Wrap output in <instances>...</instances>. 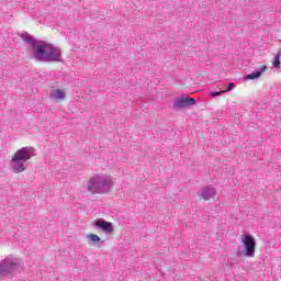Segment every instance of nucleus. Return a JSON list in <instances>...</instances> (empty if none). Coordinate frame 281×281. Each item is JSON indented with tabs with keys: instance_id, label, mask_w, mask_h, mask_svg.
<instances>
[{
	"instance_id": "423d86ee",
	"label": "nucleus",
	"mask_w": 281,
	"mask_h": 281,
	"mask_svg": "<svg viewBox=\"0 0 281 281\" xmlns=\"http://www.w3.org/2000/svg\"><path fill=\"white\" fill-rule=\"evenodd\" d=\"M194 104H196L195 99L182 94L180 98L173 101V109H188L190 106H194Z\"/></svg>"
},
{
	"instance_id": "9b49d317",
	"label": "nucleus",
	"mask_w": 281,
	"mask_h": 281,
	"mask_svg": "<svg viewBox=\"0 0 281 281\" xmlns=\"http://www.w3.org/2000/svg\"><path fill=\"white\" fill-rule=\"evenodd\" d=\"M88 240H90V243H100V236L95 235V234H89L88 235Z\"/></svg>"
},
{
	"instance_id": "39448f33",
	"label": "nucleus",
	"mask_w": 281,
	"mask_h": 281,
	"mask_svg": "<svg viewBox=\"0 0 281 281\" xmlns=\"http://www.w3.org/2000/svg\"><path fill=\"white\" fill-rule=\"evenodd\" d=\"M19 267V263L16 261L5 258L0 262V278L4 276H10L14 269Z\"/></svg>"
},
{
	"instance_id": "6e6552de",
	"label": "nucleus",
	"mask_w": 281,
	"mask_h": 281,
	"mask_svg": "<svg viewBox=\"0 0 281 281\" xmlns=\"http://www.w3.org/2000/svg\"><path fill=\"white\" fill-rule=\"evenodd\" d=\"M49 100H55V102H63L67 100V92L61 89H53L48 94Z\"/></svg>"
},
{
	"instance_id": "f03ea898",
	"label": "nucleus",
	"mask_w": 281,
	"mask_h": 281,
	"mask_svg": "<svg viewBox=\"0 0 281 281\" xmlns=\"http://www.w3.org/2000/svg\"><path fill=\"white\" fill-rule=\"evenodd\" d=\"M113 186H115L113 177L104 173H97L89 179L87 190L91 194H108V192L113 190Z\"/></svg>"
},
{
	"instance_id": "f8f14e48",
	"label": "nucleus",
	"mask_w": 281,
	"mask_h": 281,
	"mask_svg": "<svg viewBox=\"0 0 281 281\" xmlns=\"http://www.w3.org/2000/svg\"><path fill=\"white\" fill-rule=\"evenodd\" d=\"M273 67H280V54H277L272 60Z\"/></svg>"
},
{
	"instance_id": "4468645a",
	"label": "nucleus",
	"mask_w": 281,
	"mask_h": 281,
	"mask_svg": "<svg viewBox=\"0 0 281 281\" xmlns=\"http://www.w3.org/2000/svg\"><path fill=\"white\" fill-rule=\"evenodd\" d=\"M235 88H236V85H234V82H231V83H228V88L224 91H225V93H227V91H233V89H235Z\"/></svg>"
},
{
	"instance_id": "7ed1b4c3",
	"label": "nucleus",
	"mask_w": 281,
	"mask_h": 281,
	"mask_svg": "<svg viewBox=\"0 0 281 281\" xmlns=\"http://www.w3.org/2000/svg\"><path fill=\"white\" fill-rule=\"evenodd\" d=\"M35 149L32 146L18 149L11 158L12 172L21 175L27 170V161L34 157Z\"/></svg>"
},
{
	"instance_id": "0eeeda50",
	"label": "nucleus",
	"mask_w": 281,
	"mask_h": 281,
	"mask_svg": "<svg viewBox=\"0 0 281 281\" xmlns=\"http://www.w3.org/2000/svg\"><path fill=\"white\" fill-rule=\"evenodd\" d=\"M94 227L103 232L106 236H111V234H113V223L106 222L105 220H98L94 223Z\"/></svg>"
},
{
	"instance_id": "20e7f679",
	"label": "nucleus",
	"mask_w": 281,
	"mask_h": 281,
	"mask_svg": "<svg viewBox=\"0 0 281 281\" xmlns=\"http://www.w3.org/2000/svg\"><path fill=\"white\" fill-rule=\"evenodd\" d=\"M241 243L244 245L243 255L247 258H254L256 256V239L249 234L241 235Z\"/></svg>"
},
{
	"instance_id": "9d476101",
	"label": "nucleus",
	"mask_w": 281,
	"mask_h": 281,
	"mask_svg": "<svg viewBox=\"0 0 281 281\" xmlns=\"http://www.w3.org/2000/svg\"><path fill=\"white\" fill-rule=\"evenodd\" d=\"M267 71V66H262L261 68H259L258 70L248 74L246 76V80H256V78H260V76H262V72Z\"/></svg>"
},
{
	"instance_id": "1a4fd4ad",
	"label": "nucleus",
	"mask_w": 281,
	"mask_h": 281,
	"mask_svg": "<svg viewBox=\"0 0 281 281\" xmlns=\"http://www.w3.org/2000/svg\"><path fill=\"white\" fill-rule=\"evenodd\" d=\"M198 195L204 201H210V199H214L216 196V189H214V187H204Z\"/></svg>"
},
{
	"instance_id": "f257e3e1",
	"label": "nucleus",
	"mask_w": 281,
	"mask_h": 281,
	"mask_svg": "<svg viewBox=\"0 0 281 281\" xmlns=\"http://www.w3.org/2000/svg\"><path fill=\"white\" fill-rule=\"evenodd\" d=\"M22 38L24 43L32 45L33 58L37 63H60L63 60V50L53 44L45 41H36L27 33H23Z\"/></svg>"
},
{
	"instance_id": "ddd939ff",
	"label": "nucleus",
	"mask_w": 281,
	"mask_h": 281,
	"mask_svg": "<svg viewBox=\"0 0 281 281\" xmlns=\"http://www.w3.org/2000/svg\"><path fill=\"white\" fill-rule=\"evenodd\" d=\"M223 93H225V91H212L210 92V95H212V98H218V95H223Z\"/></svg>"
}]
</instances>
